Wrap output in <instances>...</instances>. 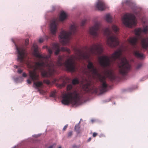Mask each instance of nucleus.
Wrapping results in <instances>:
<instances>
[{"label": "nucleus", "instance_id": "obj_23", "mask_svg": "<svg viewBox=\"0 0 148 148\" xmlns=\"http://www.w3.org/2000/svg\"><path fill=\"white\" fill-rule=\"evenodd\" d=\"M112 29L115 33L117 32L119 30V28L115 25H112Z\"/></svg>", "mask_w": 148, "mask_h": 148}, {"label": "nucleus", "instance_id": "obj_7", "mask_svg": "<svg viewBox=\"0 0 148 148\" xmlns=\"http://www.w3.org/2000/svg\"><path fill=\"white\" fill-rule=\"evenodd\" d=\"M63 57L62 56H59L56 63L58 66H64L68 71L74 72L75 71V65L73 61V56L71 58L66 60L64 63L62 62Z\"/></svg>", "mask_w": 148, "mask_h": 148}, {"label": "nucleus", "instance_id": "obj_3", "mask_svg": "<svg viewBox=\"0 0 148 148\" xmlns=\"http://www.w3.org/2000/svg\"><path fill=\"white\" fill-rule=\"evenodd\" d=\"M73 87L71 84L67 85L66 90L68 92L62 95V104L65 105H69L70 103L74 105L78 104L80 98V95L76 90L73 92H71Z\"/></svg>", "mask_w": 148, "mask_h": 148}, {"label": "nucleus", "instance_id": "obj_42", "mask_svg": "<svg viewBox=\"0 0 148 148\" xmlns=\"http://www.w3.org/2000/svg\"><path fill=\"white\" fill-rule=\"evenodd\" d=\"M91 140V137L89 138L88 140V142H90Z\"/></svg>", "mask_w": 148, "mask_h": 148}, {"label": "nucleus", "instance_id": "obj_32", "mask_svg": "<svg viewBox=\"0 0 148 148\" xmlns=\"http://www.w3.org/2000/svg\"><path fill=\"white\" fill-rule=\"evenodd\" d=\"M142 66V64H139L137 65L136 67V69H139Z\"/></svg>", "mask_w": 148, "mask_h": 148}, {"label": "nucleus", "instance_id": "obj_8", "mask_svg": "<svg viewBox=\"0 0 148 148\" xmlns=\"http://www.w3.org/2000/svg\"><path fill=\"white\" fill-rule=\"evenodd\" d=\"M76 32V25H71L69 32L63 30L61 32L59 36L60 42L63 45L67 44L69 42L71 35L75 34Z\"/></svg>", "mask_w": 148, "mask_h": 148}, {"label": "nucleus", "instance_id": "obj_14", "mask_svg": "<svg viewBox=\"0 0 148 148\" xmlns=\"http://www.w3.org/2000/svg\"><path fill=\"white\" fill-rule=\"evenodd\" d=\"M53 48L55 50V54L56 55L59 54L61 50L62 51H66L69 53H70V50L68 48L63 47H62L60 49L59 45L58 44H54L53 45Z\"/></svg>", "mask_w": 148, "mask_h": 148}, {"label": "nucleus", "instance_id": "obj_13", "mask_svg": "<svg viewBox=\"0 0 148 148\" xmlns=\"http://www.w3.org/2000/svg\"><path fill=\"white\" fill-rule=\"evenodd\" d=\"M58 20L57 19H54L51 22L50 25V31L51 34L53 35H55L56 30L58 25Z\"/></svg>", "mask_w": 148, "mask_h": 148}, {"label": "nucleus", "instance_id": "obj_40", "mask_svg": "<svg viewBox=\"0 0 148 148\" xmlns=\"http://www.w3.org/2000/svg\"><path fill=\"white\" fill-rule=\"evenodd\" d=\"M79 146H77L76 145H74L73 146V148H79Z\"/></svg>", "mask_w": 148, "mask_h": 148}, {"label": "nucleus", "instance_id": "obj_5", "mask_svg": "<svg viewBox=\"0 0 148 148\" xmlns=\"http://www.w3.org/2000/svg\"><path fill=\"white\" fill-rule=\"evenodd\" d=\"M87 67L92 74L93 77H99L101 84L100 90L101 93H103L107 90V85L106 81V78L103 76L99 74L96 67H95L92 62L89 61L87 65Z\"/></svg>", "mask_w": 148, "mask_h": 148}, {"label": "nucleus", "instance_id": "obj_43", "mask_svg": "<svg viewBox=\"0 0 148 148\" xmlns=\"http://www.w3.org/2000/svg\"><path fill=\"white\" fill-rule=\"evenodd\" d=\"M130 2V1H128V0H127V1H126V2H125V3L126 4H127L128 3H129Z\"/></svg>", "mask_w": 148, "mask_h": 148}, {"label": "nucleus", "instance_id": "obj_22", "mask_svg": "<svg viewBox=\"0 0 148 148\" xmlns=\"http://www.w3.org/2000/svg\"><path fill=\"white\" fill-rule=\"evenodd\" d=\"M106 19L108 22L111 23L112 22V18L110 15L109 14L106 15Z\"/></svg>", "mask_w": 148, "mask_h": 148}, {"label": "nucleus", "instance_id": "obj_35", "mask_svg": "<svg viewBox=\"0 0 148 148\" xmlns=\"http://www.w3.org/2000/svg\"><path fill=\"white\" fill-rule=\"evenodd\" d=\"M44 40L43 38H40L39 40V42L40 43H42L44 41Z\"/></svg>", "mask_w": 148, "mask_h": 148}, {"label": "nucleus", "instance_id": "obj_33", "mask_svg": "<svg viewBox=\"0 0 148 148\" xmlns=\"http://www.w3.org/2000/svg\"><path fill=\"white\" fill-rule=\"evenodd\" d=\"M56 146L55 144H54L53 145L50 146L48 148H54Z\"/></svg>", "mask_w": 148, "mask_h": 148}, {"label": "nucleus", "instance_id": "obj_44", "mask_svg": "<svg viewBox=\"0 0 148 148\" xmlns=\"http://www.w3.org/2000/svg\"><path fill=\"white\" fill-rule=\"evenodd\" d=\"M66 79L67 80V81H68L69 80V79L68 77H66Z\"/></svg>", "mask_w": 148, "mask_h": 148}, {"label": "nucleus", "instance_id": "obj_41", "mask_svg": "<svg viewBox=\"0 0 148 148\" xmlns=\"http://www.w3.org/2000/svg\"><path fill=\"white\" fill-rule=\"evenodd\" d=\"M22 75H23V76L24 77H26L27 76V74L25 73H23Z\"/></svg>", "mask_w": 148, "mask_h": 148}, {"label": "nucleus", "instance_id": "obj_18", "mask_svg": "<svg viewBox=\"0 0 148 148\" xmlns=\"http://www.w3.org/2000/svg\"><path fill=\"white\" fill-rule=\"evenodd\" d=\"M141 44L143 48L146 49L148 47V38H144L141 41Z\"/></svg>", "mask_w": 148, "mask_h": 148}, {"label": "nucleus", "instance_id": "obj_20", "mask_svg": "<svg viewBox=\"0 0 148 148\" xmlns=\"http://www.w3.org/2000/svg\"><path fill=\"white\" fill-rule=\"evenodd\" d=\"M133 54L136 57L140 59H142L144 58V56L143 54L139 53L138 51L134 50L133 51Z\"/></svg>", "mask_w": 148, "mask_h": 148}, {"label": "nucleus", "instance_id": "obj_28", "mask_svg": "<svg viewBox=\"0 0 148 148\" xmlns=\"http://www.w3.org/2000/svg\"><path fill=\"white\" fill-rule=\"evenodd\" d=\"M38 90L40 94L42 95H45V94L46 92L45 91L43 90H40V89H38Z\"/></svg>", "mask_w": 148, "mask_h": 148}, {"label": "nucleus", "instance_id": "obj_34", "mask_svg": "<svg viewBox=\"0 0 148 148\" xmlns=\"http://www.w3.org/2000/svg\"><path fill=\"white\" fill-rule=\"evenodd\" d=\"M29 40L27 39H26L25 41V46H27L28 44Z\"/></svg>", "mask_w": 148, "mask_h": 148}, {"label": "nucleus", "instance_id": "obj_46", "mask_svg": "<svg viewBox=\"0 0 148 148\" xmlns=\"http://www.w3.org/2000/svg\"><path fill=\"white\" fill-rule=\"evenodd\" d=\"M58 148H61V146H59Z\"/></svg>", "mask_w": 148, "mask_h": 148}, {"label": "nucleus", "instance_id": "obj_36", "mask_svg": "<svg viewBox=\"0 0 148 148\" xmlns=\"http://www.w3.org/2000/svg\"><path fill=\"white\" fill-rule=\"evenodd\" d=\"M68 125H65L64 127H63V131H65L67 127H68Z\"/></svg>", "mask_w": 148, "mask_h": 148}, {"label": "nucleus", "instance_id": "obj_12", "mask_svg": "<svg viewBox=\"0 0 148 148\" xmlns=\"http://www.w3.org/2000/svg\"><path fill=\"white\" fill-rule=\"evenodd\" d=\"M100 24L99 22H96L94 25L89 29L90 34L94 37H97L98 35V32L100 28Z\"/></svg>", "mask_w": 148, "mask_h": 148}, {"label": "nucleus", "instance_id": "obj_37", "mask_svg": "<svg viewBox=\"0 0 148 148\" xmlns=\"http://www.w3.org/2000/svg\"><path fill=\"white\" fill-rule=\"evenodd\" d=\"M97 135V134L95 132H94L92 134V136L93 137H96Z\"/></svg>", "mask_w": 148, "mask_h": 148}, {"label": "nucleus", "instance_id": "obj_9", "mask_svg": "<svg viewBox=\"0 0 148 148\" xmlns=\"http://www.w3.org/2000/svg\"><path fill=\"white\" fill-rule=\"evenodd\" d=\"M123 24L127 27H131L136 25V17L133 14H125L122 18Z\"/></svg>", "mask_w": 148, "mask_h": 148}, {"label": "nucleus", "instance_id": "obj_11", "mask_svg": "<svg viewBox=\"0 0 148 148\" xmlns=\"http://www.w3.org/2000/svg\"><path fill=\"white\" fill-rule=\"evenodd\" d=\"M98 61L100 65L103 68L110 66V60L109 57L106 56L99 57Z\"/></svg>", "mask_w": 148, "mask_h": 148}, {"label": "nucleus", "instance_id": "obj_6", "mask_svg": "<svg viewBox=\"0 0 148 148\" xmlns=\"http://www.w3.org/2000/svg\"><path fill=\"white\" fill-rule=\"evenodd\" d=\"M103 32L104 35L107 36V42L109 46L113 47L118 45L119 42L116 35L114 34L109 28L104 29Z\"/></svg>", "mask_w": 148, "mask_h": 148}, {"label": "nucleus", "instance_id": "obj_25", "mask_svg": "<svg viewBox=\"0 0 148 148\" xmlns=\"http://www.w3.org/2000/svg\"><path fill=\"white\" fill-rule=\"evenodd\" d=\"M80 128V126L79 124H78L76 125L75 127V129L76 131L78 133H79L80 132L79 129Z\"/></svg>", "mask_w": 148, "mask_h": 148}, {"label": "nucleus", "instance_id": "obj_30", "mask_svg": "<svg viewBox=\"0 0 148 148\" xmlns=\"http://www.w3.org/2000/svg\"><path fill=\"white\" fill-rule=\"evenodd\" d=\"M86 20L85 19H84L82 20L81 22V26H84L85 23H86Z\"/></svg>", "mask_w": 148, "mask_h": 148}, {"label": "nucleus", "instance_id": "obj_29", "mask_svg": "<svg viewBox=\"0 0 148 148\" xmlns=\"http://www.w3.org/2000/svg\"><path fill=\"white\" fill-rule=\"evenodd\" d=\"M43 82L44 83H46L48 85H49L51 84V82L50 81L47 79H45L43 81Z\"/></svg>", "mask_w": 148, "mask_h": 148}, {"label": "nucleus", "instance_id": "obj_24", "mask_svg": "<svg viewBox=\"0 0 148 148\" xmlns=\"http://www.w3.org/2000/svg\"><path fill=\"white\" fill-rule=\"evenodd\" d=\"M79 83V80L77 78H75L72 81V84L73 85H76Z\"/></svg>", "mask_w": 148, "mask_h": 148}, {"label": "nucleus", "instance_id": "obj_17", "mask_svg": "<svg viewBox=\"0 0 148 148\" xmlns=\"http://www.w3.org/2000/svg\"><path fill=\"white\" fill-rule=\"evenodd\" d=\"M148 31V26H146L144 27L143 29H142L140 28L136 29L134 30L135 34L138 36H139L142 32L146 33Z\"/></svg>", "mask_w": 148, "mask_h": 148}, {"label": "nucleus", "instance_id": "obj_31", "mask_svg": "<svg viewBox=\"0 0 148 148\" xmlns=\"http://www.w3.org/2000/svg\"><path fill=\"white\" fill-rule=\"evenodd\" d=\"M73 134V132L72 131L69 132L68 133V137H71Z\"/></svg>", "mask_w": 148, "mask_h": 148}, {"label": "nucleus", "instance_id": "obj_26", "mask_svg": "<svg viewBox=\"0 0 148 148\" xmlns=\"http://www.w3.org/2000/svg\"><path fill=\"white\" fill-rule=\"evenodd\" d=\"M66 82L65 81H63V82L61 84H60L58 86V87L60 88H62L63 87L65 86L66 84Z\"/></svg>", "mask_w": 148, "mask_h": 148}, {"label": "nucleus", "instance_id": "obj_27", "mask_svg": "<svg viewBox=\"0 0 148 148\" xmlns=\"http://www.w3.org/2000/svg\"><path fill=\"white\" fill-rule=\"evenodd\" d=\"M56 90H54L53 91L51 92V96L53 98H56Z\"/></svg>", "mask_w": 148, "mask_h": 148}, {"label": "nucleus", "instance_id": "obj_16", "mask_svg": "<svg viewBox=\"0 0 148 148\" xmlns=\"http://www.w3.org/2000/svg\"><path fill=\"white\" fill-rule=\"evenodd\" d=\"M127 41L134 48H137L136 43L138 39L136 37H130L127 39Z\"/></svg>", "mask_w": 148, "mask_h": 148}, {"label": "nucleus", "instance_id": "obj_39", "mask_svg": "<svg viewBox=\"0 0 148 148\" xmlns=\"http://www.w3.org/2000/svg\"><path fill=\"white\" fill-rule=\"evenodd\" d=\"M27 82L29 84H31V81L29 79H28L27 80Z\"/></svg>", "mask_w": 148, "mask_h": 148}, {"label": "nucleus", "instance_id": "obj_21", "mask_svg": "<svg viewBox=\"0 0 148 148\" xmlns=\"http://www.w3.org/2000/svg\"><path fill=\"white\" fill-rule=\"evenodd\" d=\"M67 15L66 14L64 11L62 12L60 14L59 20L63 21L66 18Z\"/></svg>", "mask_w": 148, "mask_h": 148}, {"label": "nucleus", "instance_id": "obj_15", "mask_svg": "<svg viewBox=\"0 0 148 148\" xmlns=\"http://www.w3.org/2000/svg\"><path fill=\"white\" fill-rule=\"evenodd\" d=\"M96 7L98 10L101 11H103L106 8L105 3L102 0L98 1L97 3Z\"/></svg>", "mask_w": 148, "mask_h": 148}, {"label": "nucleus", "instance_id": "obj_19", "mask_svg": "<svg viewBox=\"0 0 148 148\" xmlns=\"http://www.w3.org/2000/svg\"><path fill=\"white\" fill-rule=\"evenodd\" d=\"M91 85V82H88L84 84L83 86V90L86 92H90L91 90L90 86Z\"/></svg>", "mask_w": 148, "mask_h": 148}, {"label": "nucleus", "instance_id": "obj_45", "mask_svg": "<svg viewBox=\"0 0 148 148\" xmlns=\"http://www.w3.org/2000/svg\"><path fill=\"white\" fill-rule=\"evenodd\" d=\"M18 67V66H17L16 65L15 66V68H17Z\"/></svg>", "mask_w": 148, "mask_h": 148}, {"label": "nucleus", "instance_id": "obj_38", "mask_svg": "<svg viewBox=\"0 0 148 148\" xmlns=\"http://www.w3.org/2000/svg\"><path fill=\"white\" fill-rule=\"evenodd\" d=\"M23 71V70L21 69H18L17 71V72L19 73H21Z\"/></svg>", "mask_w": 148, "mask_h": 148}, {"label": "nucleus", "instance_id": "obj_2", "mask_svg": "<svg viewBox=\"0 0 148 148\" xmlns=\"http://www.w3.org/2000/svg\"><path fill=\"white\" fill-rule=\"evenodd\" d=\"M111 58L113 60L118 59L120 73L123 76L125 75L131 69L130 65L126 58L122 56V51L119 49L111 55Z\"/></svg>", "mask_w": 148, "mask_h": 148}, {"label": "nucleus", "instance_id": "obj_1", "mask_svg": "<svg viewBox=\"0 0 148 148\" xmlns=\"http://www.w3.org/2000/svg\"><path fill=\"white\" fill-rule=\"evenodd\" d=\"M32 49L33 50L34 55L39 59L40 62H36L34 65V69L29 71L30 79L34 81V84L37 89L42 85L41 82H35L39 79V75L37 71L41 72L42 76L43 77H49L51 76L55 71L54 65L53 62L49 60L51 55L52 54V49H49L48 52L49 55L42 56L38 52V46L36 44L33 45Z\"/></svg>", "mask_w": 148, "mask_h": 148}, {"label": "nucleus", "instance_id": "obj_10", "mask_svg": "<svg viewBox=\"0 0 148 148\" xmlns=\"http://www.w3.org/2000/svg\"><path fill=\"white\" fill-rule=\"evenodd\" d=\"M18 53V60L22 63L24 62V58L27 55L25 47L21 46L18 47L15 45Z\"/></svg>", "mask_w": 148, "mask_h": 148}, {"label": "nucleus", "instance_id": "obj_4", "mask_svg": "<svg viewBox=\"0 0 148 148\" xmlns=\"http://www.w3.org/2000/svg\"><path fill=\"white\" fill-rule=\"evenodd\" d=\"M74 49L77 55L82 56L83 58L86 60L89 59L91 55H99L103 51L101 45L99 43L93 44L90 46L88 49V52H86L84 53L81 49L76 48H75Z\"/></svg>", "mask_w": 148, "mask_h": 148}, {"label": "nucleus", "instance_id": "obj_47", "mask_svg": "<svg viewBox=\"0 0 148 148\" xmlns=\"http://www.w3.org/2000/svg\"><path fill=\"white\" fill-rule=\"evenodd\" d=\"M56 79H55V82H56Z\"/></svg>", "mask_w": 148, "mask_h": 148}]
</instances>
